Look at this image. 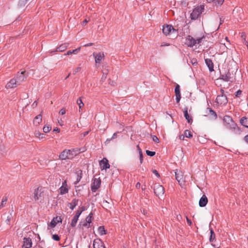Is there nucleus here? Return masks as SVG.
Listing matches in <instances>:
<instances>
[{
  "label": "nucleus",
  "mask_w": 248,
  "mask_h": 248,
  "mask_svg": "<svg viewBox=\"0 0 248 248\" xmlns=\"http://www.w3.org/2000/svg\"><path fill=\"white\" fill-rule=\"evenodd\" d=\"M80 153V149H65L60 154L59 158L62 160L72 159Z\"/></svg>",
  "instance_id": "1"
},
{
  "label": "nucleus",
  "mask_w": 248,
  "mask_h": 248,
  "mask_svg": "<svg viewBox=\"0 0 248 248\" xmlns=\"http://www.w3.org/2000/svg\"><path fill=\"white\" fill-rule=\"evenodd\" d=\"M223 124L225 127L231 131L236 133L239 132V128L237 124L232 120V118L228 115H226L223 118Z\"/></svg>",
  "instance_id": "2"
},
{
  "label": "nucleus",
  "mask_w": 248,
  "mask_h": 248,
  "mask_svg": "<svg viewBox=\"0 0 248 248\" xmlns=\"http://www.w3.org/2000/svg\"><path fill=\"white\" fill-rule=\"evenodd\" d=\"M46 197V194L42 188L38 187L33 192V198L35 201H43Z\"/></svg>",
  "instance_id": "3"
},
{
  "label": "nucleus",
  "mask_w": 248,
  "mask_h": 248,
  "mask_svg": "<svg viewBox=\"0 0 248 248\" xmlns=\"http://www.w3.org/2000/svg\"><path fill=\"white\" fill-rule=\"evenodd\" d=\"M203 37H200L195 39L192 36L188 35L186 39V44L188 46L192 47L197 44H200Z\"/></svg>",
  "instance_id": "4"
},
{
  "label": "nucleus",
  "mask_w": 248,
  "mask_h": 248,
  "mask_svg": "<svg viewBox=\"0 0 248 248\" xmlns=\"http://www.w3.org/2000/svg\"><path fill=\"white\" fill-rule=\"evenodd\" d=\"M203 10L204 7L202 5L195 8L190 15L191 18L194 20L197 19L203 11Z\"/></svg>",
  "instance_id": "5"
},
{
  "label": "nucleus",
  "mask_w": 248,
  "mask_h": 248,
  "mask_svg": "<svg viewBox=\"0 0 248 248\" xmlns=\"http://www.w3.org/2000/svg\"><path fill=\"white\" fill-rule=\"evenodd\" d=\"M221 94L217 95L216 98V102L218 104L224 105L228 102V100L226 95L224 94V91L220 90Z\"/></svg>",
  "instance_id": "6"
},
{
  "label": "nucleus",
  "mask_w": 248,
  "mask_h": 248,
  "mask_svg": "<svg viewBox=\"0 0 248 248\" xmlns=\"http://www.w3.org/2000/svg\"><path fill=\"white\" fill-rule=\"evenodd\" d=\"M154 191L155 194L158 197H160L163 196L165 190L163 186L160 185H155L154 187Z\"/></svg>",
  "instance_id": "7"
},
{
  "label": "nucleus",
  "mask_w": 248,
  "mask_h": 248,
  "mask_svg": "<svg viewBox=\"0 0 248 248\" xmlns=\"http://www.w3.org/2000/svg\"><path fill=\"white\" fill-rule=\"evenodd\" d=\"M101 180L99 178H94L91 186V189L93 192H95L100 186Z\"/></svg>",
  "instance_id": "8"
},
{
  "label": "nucleus",
  "mask_w": 248,
  "mask_h": 248,
  "mask_svg": "<svg viewBox=\"0 0 248 248\" xmlns=\"http://www.w3.org/2000/svg\"><path fill=\"white\" fill-rule=\"evenodd\" d=\"M162 31L165 35H169L171 32H175L176 30L173 28L172 25H164L163 26Z\"/></svg>",
  "instance_id": "9"
},
{
  "label": "nucleus",
  "mask_w": 248,
  "mask_h": 248,
  "mask_svg": "<svg viewBox=\"0 0 248 248\" xmlns=\"http://www.w3.org/2000/svg\"><path fill=\"white\" fill-rule=\"evenodd\" d=\"M25 71H24L21 73H17L15 78L16 79V82L18 85L26 80L27 76L25 75Z\"/></svg>",
  "instance_id": "10"
},
{
  "label": "nucleus",
  "mask_w": 248,
  "mask_h": 248,
  "mask_svg": "<svg viewBox=\"0 0 248 248\" xmlns=\"http://www.w3.org/2000/svg\"><path fill=\"white\" fill-rule=\"evenodd\" d=\"M82 210H78L76 212V215L72 219L71 223L72 227H74L76 226L79 216L81 215L82 212L84 210V208L83 207H82Z\"/></svg>",
  "instance_id": "11"
},
{
  "label": "nucleus",
  "mask_w": 248,
  "mask_h": 248,
  "mask_svg": "<svg viewBox=\"0 0 248 248\" xmlns=\"http://www.w3.org/2000/svg\"><path fill=\"white\" fill-rule=\"evenodd\" d=\"M175 173V178L177 181L179 183L180 185H183L185 182V180L183 172L181 171H178L177 170Z\"/></svg>",
  "instance_id": "12"
},
{
  "label": "nucleus",
  "mask_w": 248,
  "mask_h": 248,
  "mask_svg": "<svg viewBox=\"0 0 248 248\" xmlns=\"http://www.w3.org/2000/svg\"><path fill=\"white\" fill-rule=\"evenodd\" d=\"M18 84L16 82V79L15 78L11 79L5 85V88L7 89H12L16 88Z\"/></svg>",
  "instance_id": "13"
},
{
  "label": "nucleus",
  "mask_w": 248,
  "mask_h": 248,
  "mask_svg": "<svg viewBox=\"0 0 248 248\" xmlns=\"http://www.w3.org/2000/svg\"><path fill=\"white\" fill-rule=\"evenodd\" d=\"M99 165L102 170L109 168L108 161L106 158H104L99 162Z\"/></svg>",
  "instance_id": "14"
},
{
  "label": "nucleus",
  "mask_w": 248,
  "mask_h": 248,
  "mask_svg": "<svg viewBox=\"0 0 248 248\" xmlns=\"http://www.w3.org/2000/svg\"><path fill=\"white\" fill-rule=\"evenodd\" d=\"M93 56L95 58V63H100L101 62L104 60L105 55L103 52H99L98 53H93Z\"/></svg>",
  "instance_id": "15"
},
{
  "label": "nucleus",
  "mask_w": 248,
  "mask_h": 248,
  "mask_svg": "<svg viewBox=\"0 0 248 248\" xmlns=\"http://www.w3.org/2000/svg\"><path fill=\"white\" fill-rule=\"evenodd\" d=\"M93 248H106L104 242L100 239H95L93 242Z\"/></svg>",
  "instance_id": "16"
},
{
  "label": "nucleus",
  "mask_w": 248,
  "mask_h": 248,
  "mask_svg": "<svg viewBox=\"0 0 248 248\" xmlns=\"http://www.w3.org/2000/svg\"><path fill=\"white\" fill-rule=\"evenodd\" d=\"M220 78L225 81H232V78L229 71L221 74Z\"/></svg>",
  "instance_id": "17"
},
{
  "label": "nucleus",
  "mask_w": 248,
  "mask_h": 248,
  "mask_svg": "<svg viewBox=\"0 0 248 248\" xmlns=\"http://www.w3.org/2000/svg\"><path fill=\"white\" fill-rule=\"evenodd\" d=\"M60 194L62 195L66 194L68 192V188H67V182L66 180H64L62 183V185L60 188Z\"/></svg>",
  "instance_id": "18"
},
{
  "label": "nucleus",
  "mask_w": 248,
  "mask_h": 248,
  "mask_svg": "<svg viewBox=\"0 0 248 248\" xmlns=\"http://www.w3.org/2000/svg\"><path fill=\"white\" fill-rule=\"evenodd\" d=\"M62 218L61 217H54L49 224V226L51 228H54L56 224L59 222H62Z\"/></svg>",
  "instance_id": "19"
},
{
  "label": "nucleus",
  "mask_w": 248,
  "mask_h": 248,
  "mask_svg": "<svg viewBox=\"0 0 248 248\" xmlns=\"http://www.w3.org/2000/svg\"><path fill=\"white\" fill-rule=\"evenodd\" d=\"M174 92L176 96V100L177 103H178L181 99V93H180V87L178 84H177L175 86Z\"/></svg>",
  "instance_id": "20"
},
{
  "label": "nucleus",
  "mask_w": 248,
  "mask_h": 248,
  "mask_svg": "<svg viewBox=\"0 0 248 248\" xmlns=\"http://www.w3.org/2000/svg\"><path fill=\"white\" fill-rule=\"evenodd\" d=\"M32 246L31 240L30 238H24L23 247L25 248H31Z\"/></svg>",
  "instance_id": "21"
},
{
  "label": "nucleus",
  "mask_w": 248,
  "mask_h": 248,
  "mask_svg": "<svg viewBox=\"0 0 248 248\" xmlns=\"http://www.w3.org/2000/svg\"><path fill=\"white\" fill-rule=\"evenodd\" d=\"M208 202V199L207 197L203 195L202 196L201 198L199 201V206L200 207H204Z\"/></svg>",
  "instance_id": "22"
},
{
  "label": "nucleus",
  "mask_w": 248,
  "mask_h": 248,
  "mask_svg": "<svg viewBox=\"0 0 248 248\" xmlns=\"http://www.w3.org/2000/svg\"><path fill=\"white\" fill-rule=\"evenodd\" d=\"M42 121V116L41 114L36 116L33 120V124L35 126H38Z\"/></svg>",
  "instance_id": "23"
},
{
  "label": "nucleus",
  "mask_w": 248,
  "mask_h": 248,
  "mask_svg": "<svg viewBox=\"0 0 248 248\" xmlns=\"http://www.w3.org/2000/svg\"><path fill=\"white\" fill-rule=\"evenodd\" d=\"M205 62L210 71H214V64L212 61L209 59H206Z\"/></svg>",
  "instance_id": "24"
},
{
  "label": "nucleus",
  "mask_w": 248,
  "mask_h": 248,
  "mask_svg": "<svg viewBox=\"0 0 248 248\" xmlns=\"http://www.w3.org/2000/svg\"><path fill=\"white\" fill-rule=\"evenodd\" d=\"M81 47H79L78 48L74 50H70L67 51L66 53L64 54V55H70L72 54H77L80 50Z\"/></svg>",
  "instance_id": "25"
},
{
  "label": "nucleus",
  "mask_w": 248,
  "mask_h": 248,
  "mask_svg": "<svg viewBox=\"0 0 248 248\" xmlns=\"http://www.w3.org/2000/svg\"><path fill=\"white\" fill-rule=\"evenodd\" d=\"M240 123L242 125L248 128V116L242 117L240 120Z\"/></svg>",
  "instance_id": "26"
},
{
  "label": "nucleus",
  "mask_w": 248,
  "mask_h": 248,
  "mask_svg": "<svg viewBox=\"0 0 248 248\" xmlns=\"http://www.w3.org/2000/svg\"><path fill=\"white\" fill-rule=\"evenodd\" d=\"M78 199H74L72 201L69 203L70 208L72 210H74L75 207L78 205Z\"/></svg>",
  "instance_id": "27"
},
{
  "label": "nucleus",
  "mask_w": 248,
  "mask_h": 248,
  "mask_svg": "<svg viewBox=\"0 0 248 248\" xmlns=\"http://www.w3.org/2000/svg\"><path fill=\"white\" fill-rule=\"evenodd\" d=\"M184 116H185V117L186 118V119L187 121V122L188 123H192V118L189 116V115H188V111H187V108H185V110H184Z\"/></svg>",
  "instance_id": "28"
},
{
  "label": "nucleus",
  "mask_w": 248,
  "mask_h": 248,
  "mask_svg": "<svg viewBox=\"0 0 248 248\" xmlns=\"http://www.w3.org/2000/svg\"><path fill=\"white\" fill-rule=\"evenodd\" d=\"M7 200L8 199L6 197H3L2 198L1 201L0 203V210L5 206L7 203Z\"/></svg>",
  "instance_id": "29"
},
{
  "label": "nucleus",
  "mask_w": 248,
  "mask_h": 248,
  "mask_svg": "<svg viewBox=\"0 0 248 248\" xmlns=\"http://www.w3.org/2000/svg\"><path fill=\"white\" fill-rule=\"evenodd\" d=\"M67 46L65 44L61 45L59 47H57L55 50L56 52H62L66 49Z\"/></svg>",
  "instance_id": "30"
},
{
  "label": "nucleus",
  "mask_w": 248,
  "mask_h": 248,
  "mask_svg": "<svg viewBox=\"0 0 248 248\" xmlns=\"http://www.w3.org/2000/svg\"><path fill=\"white\" fill-rule=\"evenodd\" d=\"M208 2H214L216 5H221L224 0H206Z\"/></svg>",
  "instance_id": "31"
},
{
  "label": "nucleus",
  "mask_w": 248,
  "mask_h": 248,
  "mask_svg": "<svg viewBox=\"0 0 248 248\" xmlns=\"http://www.w3.org/2000/svg\"><path fill=\"white\" fill-rule=\"evenodd\" d=\"M35 136L39 139H43L45 137V134L41 133L39 131H36L34 133Z\"/></svg>",
  "instance_id": "32"
},
{
  "label": "nucleus",
  "mask_w": 248,
  "mask_h": 248,
  "mask_svg": "<svg viewBox=\"0 0 248 248\" xmlns=\"http://www.w3.org/2000/svg\"><path fill=\"white\" fill-rule=\"evenodd\" d=\"M77 181L75 182V184H77L80 180L82 176V171L81 170H78L77 172Z\"/></svg>",
  "instance_id": "33"
},
{
  "label": "nucleus",
  "mask_w": 248,
  "mask_h": 248,
  "mask_svg": "<svg viewBox=\"0 0 248 248\" xmlns=\"http://www.w3.org/2000/svg\"><path fill=\"white\" fill-rule=\"evenodd\" d=\"M80 227H82V228H83V227H86V228H89L90 227V224L89 223H87V222L85 220L83 221H81L79 224Z\"/></svg>",
  "instance_id": "34"
},
{
  "label": "nucleus",
  "mask_w": 248,
  "mask_h": 248,
  "mask_svg": "<svg viewBox=\"0 0 248 248\" xmlns=\"http://www.w3.org/2000/svg\"><path fill=\"white\" fill-rule=\"evenodd\" d=\"M241 38L242 39L243 43L246 45L248 48V42L246 41V35L245 33H242L241 34Z\"/></svg>",
  "instance_id": "35"
},
{
  "label": "nucleus",
  "mask_w": 248,
  "mask_h": 248,
  "mask_svg": "<svg viewBox=\"0 0 248 248\" xmlns=\"http://www.w3.org/2000/svg\"><path fill=\"white\" fill-rule=\"evenodd\" d=\"M98 232L100 235H104L106 234V230H105L104 226H100L98 228Z\"/></svg>",
  "instance_id": "36"
},
{
  "label": "nucleus",
  "mask_w": 248,
  "mask_h": 248,
  "mask_svg": "<svg viewBox=\"0 0 248 248\" xmlns=\"http://www.w3.org/2000/svg\"><path fill=\"white\" fill-rule=\"evenodd\" d=\"M77 103L79 107V110L84 106V103H83L81 98L80 97L77 100Z\"/></svg>",
  "instance_id": "37"
},
{
  "label": "nucleus",
  "mask_w": 248,
  "mask_h": 248,
  "mask_svg": "<svg viewBox=\"0 0 248 248\" xmlns=\"http://www.w3.org/2000/svg\"><path fill=\"white\" fill-rule=\"evenodd\" d=\"M216 237L215 233H214L212 229H210V237L209 238V240L210 242L213 241Z\"/></svg>",
  "instance_id": "38"
},
{
  "label": "nucleus",
  "mask_w": 248,
  "mask_h": 248,
  "mask_svg": "<svg viewBox=\"0 0 248 248\" xmlns=\"http://www.w3.org/2000/svg\"><path fill=\"white\" fill-rule=\"evenodd\" d=\"M207 110L209 111V113H208L209 114L212 116L215 119H216L217 118V115L216 113L214 110H213L211 108H208Z\"/></svg>",
  "instance_id": "39"
},
{
  "label": "nucleus",
  "mask_w": 248,
  "mask_h": 248,
  "mask_svg": "<svg viewBox=\"0 0 248 248\" xmlns=\"http://www.w3.org/2000/svg\"><path fill=\"white\" fill-rule=\"evenodd\" d=\"M185 136L186 138H190L192 137L191 132L188 130H186L184 132Z\"/></svg>",
  "instance_id": "40"
},
{
  "label": "nucleus",
  "mask_w": 248,
  "mask_h": 248,
  "mask_svg": "<svg viewBox=\"0 0 248 248\" xmlns=\"http://www.w3.org/2000/svg\"><path fill=\"white\" fill-rule=\"evenodd\" d=\"M93 217V214L90 213L86 218L85 220L87 222V223H89L91 224L92 222V218Z\"/></svg>",
  "instance_id": "41"
},
{
  "label": "nucleus",
  "mask_w": 248,
  "mask_h": 248,
  "mask_svg": "<svg viewBox=\"0 0 248 248\" xmlns=\"http://www.w3.org/2000/svg\"><path fill=\"white\" fill-rule=\"evenodd\" d=\"M51 129V127H50L48 125H45L43 127V131L45 133H47V132H49Z\"/></svg>",
  "instance_id": "42"
},
{
  "label": "nucleus",
  "mask_w": 248,
  "mask_h": 248,
  "mask_svg": "<svg viewBox=\"0 0 248 248\" xmlns=\"http://www.w3.org/2000/svg\"><path fill=\"white\" fill-rule=\"evenodd\" d=\"M146 154L150 156H153L155 154V152L150 151H149V150H146Z\"/></svg>",
  "instance_id": "43"
},
{
  "label": "nucleus",
  "mask_w": 248,
  "mask_h": 248,
  "mask_svg": "<svg viewBox=\"0 0 248 248\" xmlns=\"http://www.w3.org/2000/svg\"><path fill=\"white\" fill-rule=\"evenodd\" d=\"M117 133H114L112 137L110 139H107L106 141H110L111 140L115 139L117 137Z\"/></svg>",
  "instance_id": "44"
},
{
  "label": "nucleus",
  "mask_w": 248,
  "mask_h": 248,
  "mask_svg": "<svg viewBox=\"0 0 248 248\" xmlns=\"http://www.w3.org/2000/svg\"><path fill=\"white\" fill-rule=\"evenodd\" d=\"M26 4V0H20L18 3V5L20 6L24 5Z\"/></svg>",
  "instance_id": "45"
},
{
  "label": "nucleus",
  "mask_w": 248,
  "mask_h": 248,
  "mask_svg": "<svg viewBox=\"0 0 248 248\" xmlns=\"http://www.w3.org/2000/svg\"><path fill=\"white\" fill-rule=\"evenodd\" d=\"M52 238L55 241H59L60 240L59 236L57 234H54L52 236Z\"/></svg>",
  "instance_id": "46"
},
{
  "label": "nucleus",
  "mask_w": 248,
  "mask_h": 248,
  "mask_svg": "<svg viewBox=\"0 0 248 248\" xmlns=\"http://www.w3.org/2000/svg\"><path fill=\"white\" fill-rule=\"evenodd\" d=\"M152 138H153V140L154 141L157 142V143L159 142V139L156 136H153Z\"/></svg>",
  "instance_id": "47"
},
{
  "label": "nucleus",
  "mask_w": 248,
  "mask_h": 248,
  "mask_svg": "<svg viewBox=\"0 0 248 248\" xmlns=\"http://www.w3.org/2000/svg\"><path fill=\"white\" fill-rule=\"evenodd\" d=\"M191 63L193 65H196L197 64V60L195 59H192L191 60Z\"/></svg>",
  "instance_id": "48"
},
{
  "label": "nucleus",
  "mask_w": 248,
  "mask_h": 248,
  "mask_svg": "<svg viewBox=\"0 0 248 248\" xmlns=\"http://www.w3.org/2000/svg\"><path fill=\"white\" fill-rule=\"evenodd\" d=\"M152 172L154 174H155L157 177H160V175L158 173V171L156 170H153Z\"/></svg>",
  "instance_id": "49"
},
{
  "label": "nucleus",
  "mask_w": 248,
  "mask_h": 248,
  "mask_svg": "<svg viewBox=\"0 0 248 248\" xmlns=\"http://www.w3.org/2000/svg\"><path fill=\"white\" fill-rule=\"evenodd\" d=\"M65 109L64 108H62L60 110L59 113L61 115H64L65 114Z\"/></svg>",
  "instance_id": "50"
},
{
  "label": "nucleus",
  "mask_w": 248,
  "mask_h": 248,
  "mask_svg": "<svg viewBox=\"0 0 248 248\" xmlns=\"http://www.w3.org/2000/svg\"><path fill=\"white\" fill-rule=\"evenodd\" d=\"M140 163L141 164L143 162V154L142 153L140 154Z\"/></svg>",
  "instance_id": "51"
},
{
  "label": "nucleus",
  "mask_w": 248,
  "mask_h": 248,
  "mask_svg": "<svg viewBox=\"0 0 248 248\" xmlns=\"http://www.w3.org/2000/svg\"><path fill=\"white\" fill-rule=\"evenodd\" d=\"M242 93V91L241 90H238L235 93V96L236 97H239Z\"/></svg>",
  "instance_id": "52"
},
{
  "label": "nucleus",
  "mask_w": 248,
  "mask_h": 248,
  "mask_svg": "<svg viewBox=\"0 0 248 248\" xmlns=\"http://www.w3.org/2000/svg\"><path fill=\"white\" fill-rule=\"evenodd\" d=\"M186 221H187L188 224L189 226H191L192 225L191 221L187 217H186Z\"/></svg>",
  "instance_id": "53"
},
{
  "label": "nucleus",
  "mask_w": 248,
  "mask_h": 248,
  "mask_svg": "<svg viewBox=\"0 0 248 248\" xmlns=\"http://www.w3.org/2000/svg\"><path fill=\"white\" fill-rule=\"evenodd\" d=\"M137 150H138V152H139V154H141V153H142V150H141V149L140 148V146H139V145H138L137 146Z\"/></svg>",
  "instance_id": "54"
},
{
  "label": "nucleus",
  "mask_w": 248,
  "mask_h": 248,
  "mask_svg": "<svg viewBox=\"0 0 248 248\" xmlns=\"http://www.w3.org/2000/svg\"><path fill=\"white\" fill-rule=\"evenodd\" d=\"M37 102L36 101H35L32 104V106L33 108H35L37 106Z\"/></svg>",
  "instance_id": "55"
},
{
  "label": "nucleus",
  "mask_w": 248,
  "mask_h": 248,
  "mask_svg": "<svg viewBox=\"0 0 248 248\" xmlns=\"http://www.w3.org/2000/svg\"><path fill=\"white\" fill-rule=\"evenodd\" d=\"M93 45V43H88V44L84 45V46L87 47V46H92Z\"/></svg>",
  "instance_id": "56"
},
{
  "label": "nucleus",
  "mask_w": 248,
  "mask_h": 248,
  "mask_svg": "<svg viewBox=\"0 0 248 248\" xmlns=\"http://www.w3.org/2000/svg\"><path fill=\"white\" fill-rule=\"evenodd\" d=\"M244 140L247 143H248V135L246 136L244 138Z\"/></svg>",
  "instance_id": "57"
},
{
  "label": "nucleus",
  "mask_w": 248,
  "mask_h": 248,
  "mask_svg": "<svg viewBox=\"0 0 248 248\" xmlns=\"http://www.w3.org/2000/svg\"><path fill=\"white\" fill-rule=\"evenodd\" d=\"M185 137V135H180L179 136V139L180 140H184Z\"/></svg>",
  "instance_id": "58"
},
{
  "label": "nucleus",
  "mask_w": 248,
  "mask_h": 248,
  "mask_svg": "<svg viewBox=\"0 0 248 248\" xmlns=\"http://www.w3.org/2000/svg\"><path fill=\"white\" fill-rule=\"evenodd\" d=\"M140 184L139 182L137 183L136 185V188H139L140 187Z\"/></svg>",
  "instance_id": "59"
},
{
  "label": "nucleus",
  "mask_w": 248,
  "mask_h": 248,
  "mask_svg": "<svg viewBox=\"0 0 248 248\" xmlns=\"http://www.w3.org/2000/svg\"><path fill=\"white\" fill-rule=\"evenodd\" d=\"M80 70H81V68L80 67H77L75 69V72L76 73L80 71Z\"/></svg>",
  "instance_id": "60"
},
{
  "label": "nucleus",
  "mask_w": 248,
  "mask_h": 248,
  "mask_svg": "<svg viewBox=\"0 0 248 248\" xmlns=\"http://www.w3.org/2000/svg\"><path fill=\"white\" fill-rule=\"evenodd\" d=\"M177 218L178 220H180V219L182 218V216L181 215H177Z\"/></svg>",
  "instance_id": "61"
},
{
  "label": "nucleus",
  "mask_w": 248,
  "mask_h": 248,
  "mask_svg": "<svg viewBox=\"0 0 248 248\" xmlns=\"http://www.w3.org/2000/svg\"><path fill=\"white\" fill-rule=\"evenodd\" d=\"M88 20H87V19H85L83 21V25H85L87 22H88Z\"/></svg>",
  "instance_id": "62"
},
{
  "label": "nucleus",
  "mask_w": 248,
  "mask_h": 248,
  "mask_svg": "<svg viewBox=\"0 0 248 248\" xmlns=\"http://www.w3.org/2000/svg\"><path fill=\"white\" fill-rule=\"evenodd\" d=\"M54 131H57L58 132H60V129L58 128H56L53 130Z\"/></svg>",
  "instance_id": "63"
},
{
  "label": "nucleus",
  "mask_w": 248,
  "mask_h": 248,
  "mask_svg": "<svg viewBox=\"0 0 248 248\" xmlns=\"http://www.w3.org/2000/svg\"><path fill=\"white\" fill-rule=\"evenodd\" d=\"M88 133H89V132H88V131H86V132H84V133H83V136H85L86 135H87L88 134Z\"/></svg>",
  "instance_id": "64"
}]
</instances>
